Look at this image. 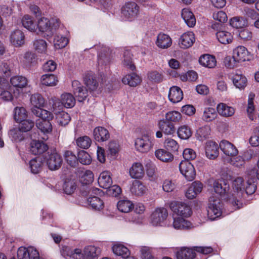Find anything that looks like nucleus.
Wrapping results in <instances>:
<instances>
[{
	"label": "nucleus",
	"instance_id": "obj_1",
	"mask_svg": "<svg viewBox=\"0 0 259 259\" xmlns=\"http://www.w3.org/2000/svg\"><path fill=\"white\" fill-rule=\"evenodd\" d=\"M246 186L241 177H237L233 181V189L234 193L232 194L233 198H230L229 200L234 206H236V209L240 208L242 206V203L238 199L243 197L244 192H246Z\"/></svg>",
	"mask_w": 259,
	"mask_h": 259
},
{
	"label": "nucleus",
	"instance_id": "obj_2",
	"mask_svg": "<svg viewBox=\"0 0 259 259\" xmlns=\"http://www.w3.org/2000/svg\"><path fill=\"white\" fill-rule=\"evenodd\" d=\"M60 22L56 18H52L51 20L41 17L37 22V27L40 31L46 32L48 36L52 35L55 31L60 26Z\"/></svg>",
	"mask_w": 259,
	"mask_h": 259
},
{
	"label": "nucleus",
	"instance_id": "obj_3",
	"mask_svg": "<svg viewBox=\"0 0 259 259\" xmlns=\"http://www.w3.org/2000/svg\"><path fill=\"white\" fill-rule=\"evenodd\" d=\"M221 204L220 198L210 196L209 198L207 214L211 220H214L222 214Z\"/></svg>",
	"mask_w": 259,
	"mask_h": 259
},
{
	"label": "nucleus",
	"instance_id": "obj_4",
	"mask_svg": "<svg viewBox=\"0 0 259 259\" xmlns=\"http://www.w3.org/2000/svg\"><path fill=\"white\" fill-rule=\"evenodd\" d=\"M169 207L175 214L183 218L189 217L192 213L190 206L185 202L173 201L170 203Z\"/></svg>",
	"mask_w": 259,
	"mask_h": 259
},
{
	"label": "nucleus",
	"instance_id": "obj_5",
	"mask_svg": "<svg viewBox=\"0 0 259 259\" xmlns=\"http://www.w3.org/2000/svg\"><path fill=\"white\" fill-rule=\"evenodd\" d=\"M47 154L48 155L46 157V160L50 169L54 170L59 169L63 162L61 155L56 149L50 150Z\"/></svg>",
	"mask_w": 259,
	"mask_h": 259
},
{
	"label": "nucleus",
	"instance_id": "obj_6",
	"mask_svg": "<svg viewBox=\"0 0 259 259\" xmlns=\"http://www.w3.org/2000/svg\"><path fill=\"white\" fill-rule=\"evenodd\" d=\"M139 7L134 2H127L121 8L122 16L127 20L132 21L138 16Z\"/></svg>",
	"mask_w": 259,
	"mask_h": 259
},
{
	"label": "nucleus",
	"instance_id": "obj_7",
	"mask_svg": "<svg viewBox=\"0 0 259 259\" xmlns=\"http://www.w3.org/2000/svg\"><path fill=\"white\" fill-rule=\"evenodd\" d=\"M155 140L148 136H144L138 138L135 141V147L137 150L142 153H146L153 147Z\"/></svg>",
	"mask_w": 259,
	"mask_h": 259
},
{
	"label": "nucleus",
	"instance_id": "obj_8",
	"mask_svg": "<svg viewBox=\"0 0 259 259\" xmlns=\"http://www.w3.org/2000/svg\"><path fill=\"white\" fill-rule=\"evenodd\" d=\"M181 173L189 181L193 180L196 176V171L193 165L188 161H182L179 164Z\"/></svg>",
	"mask_w": 259,
	"mask_h": 259
},
{
	"label": "nucleus",
	"instance_id": "obj_9",
	"mask_svg": "<svg viewBox=\"0 0 259 259\" xmlns=\"http://www.w3.org/2000/svg\"><path fill=\"white\" fill-rule=\"evenodd\" d=\"M168 216V212L164 208L156 209L151 215V223L155 226H161Z\"/></svg>",
	"mask_w": 259,
	"mask_h": 259
},
{
	"label": "nucleus",
	"instance_id": "obj_10",
	"mask_svg": "<svg viewBox=\"0 0 259 259\" xmlns=\"http://www.w3.org/2000/svg\"><path fill=\"white\" fill-rule=\"evenodd\" d=\"M18 259H42L39 256L37 250L32 247H20L17 251Z\"/></svg>",
	"mask_w": 259,
	"mask_h": 259
},
{
	"label": "nucleus",
	"instance_id": "obj_11",
	"mask_svg": "<svg viewBox=\"0 0 259 259\" xmlns=\"http://www.w3.org/2000/svg\"><path fill=\"white\" fill-rule=\"evenodd\" d=\"M248 175L250 180H248L246 183L247 185L246 188V194L250 195L253 194L256 190L255 181L259 180V169L253 168L248 171Z\"/></svg>",
	"mask_w": 259,
	"mask_h": 259
},
{
	"label": "nucleus",
	"instance_id": "obj_12",
	"mask_svg": "<svg viewBox=\"0 0 259 259\" xmlns=\"http://www.w3.org/2000/svg\"><path fill=\"white\" fill-rule=\"evenodd\" d=\"M219 146L213 141H208L204 146L205 154L206 157L209 159L214 160L219 155Z\"/></svg>",
	"mask_w": 259,
	"mask_h": 259
},
{
	"label": "nucleus",
	"instance_id": "obj_13",
	"mask_svg": "<svg viewBox=\"0 0 259 259\" xmlns=\"http://www.w3.org/2000/svg\"><path fill=\"white\" fill-rule=\"evenodd\" d=\"M100 248L94 245L85 246L83 251L80 250L78 259H97V257L100 253Z\"/></svg>",
	"mask_w": 259,
	"mask_h": 259
},
{
	"label": "nucleus",
	"instance_id": "obj_14",
	"mask_svg": "<svg viewBox=\"0 0 259 259\" xmlns=\"http://www.w3.org/2000/svg\"><path fill=\"white\" fill-rule=\"evenodd\" d=\"M219 147L224 154L229 157H233L238 153L235 146L228 141L225 140L221 141Z\"/></svg>",
	"mask_w": 259,
	"mask_h": 259
},
{
	"label": "nucleus",
	"instance_id": "obj_15",
	"mask_svg": "<svg viewBox=\"0 0 259 259\" xmlns=\"http://www.w3.org/2000/svg\"><path fill=\"white\" fill-rule=\"evenodd\" d=\"M248 55L249 52L245 47L239 46L233 50L232 58L236 62L245 61L248 60Z\"/></svg>",
	"mask_w": 259,
	"mask_h": 259
},
{
	"label": "nucleus",
	"instance_id": "obj_16",
	"mask_svg": "<svg viewBox=\"0 0 259 259\" xmlns=\"http://www.w3.org/2000/svg\"><path fill=\"white\" fill-rule=\"evenodd\" d=\"M10 82L13 87L18 88L14 91V96L17 97L20 93L19 89L26 87L27 85L28 81L27 78L24 76H14L11 77Z\"/></svg>",
	"mask_w": 259,
	"mask_h": 259
},
{
	"label": "nucleus",
	"instance_id": "obj_17",
	"mask_svg": "<svg viewBox=\"0 0 259 259\" xmlns=\"http://www.w3.org/2000/svg\"><path fill=\"white\" fill-rule=\"evenodd\" d=\"M73 92L79 102L83 101L88 96V91L77 80H74L72 83Z\"/></svg>",
	"mask_w": 259,
	"mask_h": 259
},
{
	"label": "nucleus",
	"instance_id": "obj_18",
	"mask_svg": "<svg viewBox=\"0 0 259 259\" xmlns=\"http://www.w3.org/2000/svg\"><path fill=\"white\" fill-rule=\"evenodd\" d=\"M195 41L194 34L192 32L188 31L183 33L179 39V45L182 49L191 47Z\"/></svg>",
	"mask_w": 259,
	"mask_h": 259
},
{
	"label": "nucleus",
	"instance_id": "obj_19",
	"mask_svg": "<svg viewBox=\"0 0 259 259\" xmlns=\"http://www.w3.org/2000/svg\"><path fill=\"white\" fill-rule=\"evenodd\" d=\"M202 184L198 181H195L188 187L186 192V196L188 199H193L202 191Z\"/></svg>",
	"mask_w": 259,
	"mask_h": 259
},
{
	"label": "nucleus",
	"instance_id": "obj_20",
	"mask_svg": "<svg viewBox=\"0 0 259 259\" xmlns=\"http://www.w3.org/2000/svg\"><path fill=\"white\" fill-rule=\"evenodd\" d=\"M214 192L217 195L214 196V197H217L219 198V196H224L228 192L229 186L224 181H215L213 184ZM214 197V196H213Z\"/></svg>",
	"mask_w": 259,
	"mask_h": 259
},
{
	"label": "nucleus",
	"instance_id": "obj_21",
	"mask_svg": "<svg viewBox=\"0 0 259 259\" xmlns=\"http://www.w3.org/2000/svg\"><path fill=\"white\" fill-rule=\"evenodd\" d=\"M10 41L16 47L22 46L25 42L24 33L19 29L14 30L11 34Z\"/></svg>",
	"mask_w": 259,
	"mask_h": 259
},
{
	"label": "nucleus",
	"instance_id": "obj_22",
	"mask_svg": "<svg viewBox=\"0 0 259 259\" xmlns=\"http://www.w3.org/2000/svg\"><path fill=\"white\" fill-rule=\"evenodd\" d=\"M177 259H193L195 255L194 248L181 247L176 253Z\"/></svg>",
	"mask_w": 259,
	"mask_h": 259
},
{
	"label": "nucleus",
	"instance_id": "obj_23",
	"mask_svg": "<svg viewBox=\"0 0 259 259\" xmlns=\"http://www.w3.org/2000/svg\"><path fill=\"white\" fill-rule=\"evenodd\" d=\"M130 176L134 179H141L145 174L144 167L140 162H135L129 170Z\"/></svg>",
	"mask_w": 259,
	"mask_h": 259
},
{
	"label": "nucleus",
	"instance_id": "obj_24",
	"mask_svg": "<svg viewBox=\"0 0 259 259\" xmlns=\"http://www.w3.org/2000/svg\"><path fill=\"white\" fill-rule=\"evenodd\" d=\"M147 187L140 181L135 180L133 181L131 188V193L135 196H141L146 193Z\"/></svg>",
	"mask_w": 259,
	"mask_h": 259
},
{
	"label": "nucleus",
	"instance_id": "obj_25",
	"mask_svg": "<svg viewBox=\"0 0 259 259\" xmlns=\"http://www.w3.org/2000/svg\"><path fill=\"white\" fill-rule=\"evenodd\" d=\"M183 98V93L180 88L173 86L169 89L168 99L173 103L180 102Z\"/></svg>",
	"mask_w": 259,
	"mask_h": 259
},
{
	"label": "nucleus",
	"instance_id": "obj_26",
	"mask_svg": "<svg viewBox=\"0 0 259 259\" xmlns=\"http://www.w3.org/2000/svg\"><path fill=\"white\" fill-rule=\"evenodd\" d=\"M31 111L34 115L39 118L37 120L51 121L54 118V115L51 111L42 108H32Z\"/></svg>",
	"mask_w": 259,
	"mask_h": 259
},
{
	"label": "nucleus",
	"instance_id": "obj_27",
	"mask_svg": "<svg viewBox=\"0 0 259 259\" xmlns=\"http://www.w3.org/2000/svg\"><path fill=\"white\" fill-rule=\"evenodd\" d=\"M48 149V145L43 142L33 140L30 143V151L34 155L41 154Z\"/></svg>",
	"mask_w": 259,
	"mask_h": 259
},
{
	"label": "nucleus",
	"instance_id": "obj_28",
	"mask_svg": "<svg viewBox=\"0 0 259 259\" xmlns=\"http://www.w3.org/2000/svg\"><path fill=\"white\" fill-rule=\"evenodd\" d=\"M93 134L95 139L98 142L107 141L110 137L108 130L101 126L96 127Z\"/></svg>",
	"mask_w": 259,
	"mask_h": 259
},
{
	"label": "nucleus",
	"instance_id": "obj_29",
	"mask_svg": "<svg viewBox=\"0 0 259 259\" xmlns=\"http://www.w3.org/2000/svg\"><path fill=\"white\" fill-rule=\"evenodd\" d=\"M218 113L222 116L228 117L233 116L235 113V109L228 106L224 103H219L217 107Z\"/></svg>",
	"mask_w": 259,
	"mask_h": 259
},
{
	"label": "nucleus",
	"instance_id": "obj_30",
	"mask_svg": "<svg viewBox=\"0 0 259 259\" xmlns=\"http://www.w3.org/2000/svg\"><path fill=\"white\" fill-rule=\"evenodd\" d=\"M80 252V249L76 248L73 249L70 247L64 246L61 249V253L65 258L69 259H78V256Z\"/></svg>",
	"mask_w": 259,
	"mask_h": 259
},
{
	"label": "nucleus",
	"instance_id": "obj_31",
	"mask_svg": "<svg viewBox=\"0 0 259 259\" xmlns=\"http://www.w3.org/2000/svg\"><path fill=\"white\" fill-rule=\"evenodd\" d=\"M232 79L234 85L239 89H244L247 84L246 78L239 71L233 74Z\"/></svg>",
	"mask_w": 259,
	"mask_h": 259
},
{
	"label": "nucleus",
	"instance_id": "obj_32",
	"mask_svg": "<svg viewBox=\"0 0 259 259\" xmlns=\"http://www.w3.org/2000/svg\"><path fill=\"white\" fill-rule=\"evenodd\" d=\"M171 39L167 34L159 33L157 36L156 44L158 47L161 49H167L171 45Z\"/></svg>",
	"mask_w": 259,
	"mask_h": 259
},
{
	"label": "nucleus",
	"instance_id": "obj_33",
	"mask_svg": "<svg viewBox=\"0 0 259 259\" xmlns=\"http://www.w3.org/2000/svg\"><path fill=\"white\" fill-rule=\"evenodd\" d=\"M113 252L116 255L124 257L130 255V251L120 242H115L112 247Z\"/></svg>",
	"mask_w": 259,
	"mask_h": 259
},
{
	"label": "nucleus",
	"instance_id": "obj_34",
	"mask_svg": "<svg viewBox=\"0 0 259 259\" xmlns=\"http://www.w3.org/2000/svg\"><path fill=\"white\" fill-rule=\"evenodd\" d=\"M98 182L99 186L103 188L110 187L112 183L110 172L108 171L102 172L98 178Z\"/></svg>",
	"mask_w": 259,
	"mask_h": 259
},
{
	"label": "nucleus",
	"instance_id": "obj_35",
	"mask_svg": "<svg viewBox=\"0 0 259 259\" xmlns=\"http://www.w3.org/2000/svg\"><path fill=\"white\" fill-rule=\"evenodd\" d=\"M122 82L130 87H136L141 82V77L136 73H132L125 75L122 79Z\"/></svg>",
	"mask_w": 259,
	"mask_h": 259
},
{
	"label": "nucleus",
	"instance_id": "obj_36",
	"mask_svg": "<svg viewBox=\"0 0 259 259\" xmlns=\"http://www.w3.org/2000/svg\"><path fill=\"white\" fill-rule=\"evenodd\" d=\"M199 62L201 65L209 68H214L217 64L215 57L208 54L201 56L199 59Z\"/></svg>",
	"mask_w": 259,
	"mask_h": 259
},
{
	"label": "nucleus",
	"instance_id": "obj_37",
	"mask_svg": "<svg viewBox=\"0 0 259 259\" xmlns=\"http://www.w3.org/2000/svg\"><path fill=\"white\" fill-rule=\"evenodd\" d=\"M155 155L158 159L164 162H170L174 159V156L170 152L163 149L156 150Z\"/></svg>",
	"mask_w": 259,
	"mask_h": 259
},
{
	"label": "nucleus",
	"instance_id": "obj_38",
	"mask_svg": "<svg viewBox=\"0 0 259 259\" xmlns=\"http://www.w3.org/2000/svg\"><path fill=\"white\" fill-rule=\"evenodd\" d=\"M181 15L185 23L189 27H193L195 25L196 19L195 16L189 9H183Z\"/></svg>",
	"mask_w": 259,
	"mask_h": 259
},
{
	"label": "nucleus",
	"instance_id": "obj_39",
	"mask_svg": "<svg viewBox=\"0 0 259 259\" xmlns=\"http://www.w3.org/2000/svg\"><path fill=\"white\" fill-rule=\"evenodd\" d=\"M158 126L160 131L165 135H170L175 133L174 125L164 119L159 121Z\"/></svg>",
	"mask_w": 259,
	"mask_h": 259
},
{
	"label": "nucleus",
	"instance_id": "obj_40",
	"mask_svg": "<svg viewBox=\"0 0 259 259\" xmlns=\"http://www.w3.org/2000/svg\"><path fill=\"white\" fill-rule=\"evenodd\" d=\"M216 37L220 43L224 45L231 43L233 38L230 32L225 30L218 31L216 33Z\"/></svg>",
	"mask_w": 259,
	"mask_h": 259
},
{
	"label": "nucleus",
	"instance_id": "obj_41",
	"mask_svg": "<svg viewBox=\"0 0 259 259\" xmlns=\"http://www.w3.org/2000/svg\"><path fill=\"white\" fill-rule=\"evenodd\" d=\"M173 227L176 229H188L191 227V223L185 220L183 217H178L174 219Z\"/></svg>",
	"mask_w": 259,
	"mask_h": 259
},
{
	"label": "nucleus",
	"instance_id": "obj_42",
	"mask_svg": "<svg viewBox=\"0 0 259 259\" xmlns=\"http://www.w3.org/2000/svg\"><path fill=\"white\" fill-rule=\"evenodd\" d=\"M64 106L66 108H71L75 104V99L74 96L70 93H64L60 97Z\"/></svg>",
	"mask_w": 259,
	"mask_h": 259
},
{
	"label": "nucleus",
	"instance_id": "obj_43",
	"mask_svg": "<svg viewBox=\"0 0 259 259\" xmlns=\"http://www.w3.org/2000/svg\"><path fill=\"white\" fill-rule=\"evenodd\" d=\"M36 126L45 134L51 133L52 131V125L51 121L36 120Z\"/></svg>",
	"mask_w": 259,
	"mask_h": 259
},
{
	"label": "nucleus",
	"instance_id": "obj_44",
	"mask_svg": "<svg viewBox=\"0 0 259 259\" xmlns=\"http://www.w3.org/2000/svg\"><path fill=\"white\" fill-rule=\"evenodd\" d=\"M76 182L75 179H66L63 185V190L66 194H71L74 192L77 186Z\"/></svg>",
	"mask_w": 259,
	"mask_h": 259
},
{
	"label": "nucleus",
	"instance_id": "obj_45",
	"mask_svg": "<svg viewBox=\"0 0 259 259\" xmlns=\"http://www.w3.org/2000/svg\"><path fill=\"white\" fill-rule=\"evenodd\" d=\"M217 117V112L213 107H206L204 109L202 116V119L206 122H210Z\"/></svg>",
	"mask_w": 259,
	"mask_h": 259
},
{
	"label": "nucleus",
	"instance_id": "obj_46",
	"mask_svg": "<svg viewBox=\"0 0 259 259\" xmlns=\"http://www.w3.org/2000/svg\"><path fill=\"white\" fill-rule=\"evenodd\" d=\"M30 103L33 106L32 108H41L44 107L45 103V100L41 95L36 93L32 95L30 97Z\"/></svg>",
	"mask_w": 259,
	"mask_h": 259
},
{
	"label": "nucleus",
	"instance_id": "obj_47",
	"mask_svg": "<svg viewBox=\"0 0 259 259\" xmlns=\"http://www.w3.org/2000/svg\"><path fill=\"white\" fill-rule=\"evenodd\" d=\"M13 68V63L11 61H4L0 65V73L2 75L9 77L12 74Z\"/></svg>",
	"mask_w": 259,
	"mask_h": 259
},
{
	"label": "nucleus",
	"instance_id": "obj_48",
	"mask_svg": "<svg viewBox=\"0 0 259 259\" xmlns=\"http://www.w3.org/2000/svg\"><path fill=\"white\" fill-rule=\"evenodd\" d=\"M23 26L30 31L34 32L36 30V24L33 18L29 15H26L22 19Z\"/></svg>",
	"mask_w": 259,
	"mask_h": 259
},
{
	"label": "nucleus",
	"instance_id": "obj_49",
	"mask_svg": "<svg viewBox=\"0 0 259 259\" xmlns=\"http://www.w3.org/2000/svg\"><path fill=\"white\" fill-rule=\"evenodd\" d=\"M58 79L53 74H46L41 76L40 82L46 86H55L57 84Z\"/></svg>",
	"mask_w": 259,
	"mask_h": 259
},
{
	"label": "nucleus",
	"instance_id": "obj_50",
	"mask_svg": "<svg viewBox=\"0 0 259 259\" xmlns=\"http://www.w3.org/2000/svg\"><path fill=\"white\" fill-rule=\"evenodd\" d=\"M21 63L25 68H30L35 63V55L29 52H26L21 60Z\"/></svg>",
	"mask_w": 259,
	"mask_h": 259
},
{
	"label": "nucleus",
	"instance_id": "obj_51",
	"mask_svg": "<svg viewBox=\"0 0 259 259\" xmlns=\"http://www.w3.org/2000/svg\"><path fill=\"white\" fill-rule=\"evenodd\" d=\"M177 134L180 139L187 140L191 137L192 132L189 126L186 125H183L178 128Z\"/></svg>",
	"mask_w": 259,
	"mask_h": 259
},
{
	"label": "nucleus",
	"instance_id": "obj_52",
	"mask_svg": "<svg viewBox=\"0 0 259 259\" xmlns=\"http://www.w3.org/2000/svg\"><path fill=\"white\" fill-rule=\"evenodd\" d=\"M49 104L51 105V109L56 114L59 113V112H60L59 111L62 110L63 107H64L62 101L55 97H52L49 100Z\"/></svg>",
	"mask_w": 259,
	"mask_h": 259
},
{
	"label": "nucleus",
	"instance_id": "obj_53",
	"mask_svg": "<svg viewBox=\"0 0 259 259\" xmlns=\"http://www.w3.org/2000/svg\"><path fill=\"white\" fill-rule=\"evenodd\" d=\"M23 132L18 127V128H13L9 132V135L12 140L19 142L24 139V135Z\"/></svg>",
	"mask_w": 259,
	"mask_h": 259
},
{
	"label": "nucleus",
	"instance_id": "obj_54",
	"mask_svg": "<svg viewBox=\"0 0 259 259\" xmlns=\"http://www.w3.org/2000/svg\"><path fill=\"white\" fill-rule=\"evenodd\" d=\"M70 115L64 111L59 112L56 114V119L58 124L61 126H65L70 120Z\"/></svg>",
	"mask_w": 259,
	"mask_h": 259
},
{
	"label": "nucleus",
	"instance_id": "obj_55",
	"mask_svg": "<svg viewBox=\"0 0 259 259\" xmlns=\"http://www.w3.org/2000/svg\"><path fill=\"white\" fill-rule=\"evenodd\" d=\"M14 112V118L17 122H20L27 119V112L24 107H17L15 108Z\"/></svg>",
	"mask_w": 259,
	"mask_h": 259
},
{
	"label": "nucleus",
	"instance_id": "obj_56",
	"mask_svg": "<svg viewBox=\"0 0 259 259\" xmlns=\"http://www.w3.org/2000/svg\"><path fill=\"white\" fill-rule=\"evenodd\" d=\"M123 65L132 70L135 69L136 67L133 63L132 55L130 51H125L123 53V59L122 60Z\"/></svg>",
	"mask_w": 259,
	"mask_h": 259
},
{
	"label": "nucleus",
	"instance_id": "obj_57",
	"mask_svg": "<svg viewBox=\"0 0 259 259\" xmlns=\"http://www.w3.org/2000/svg\"><path fill=\"white\" fill-rule=\"evenodd\" d=\"M117 207L120 211L127 213L133 208V205L129 200H121L118 201Z\"/></svg>",
	"mask_w": 259,
	"mask_h": 259
},
{
	"label": "nucleus",
	"instance_id": "obj_58",
	"mask_svg": "<svg viewBox=\"0 0 259 259\" xmlns=\"http://www.w3.org/2000/svg\"><path fill=\"white\" fill-rule=\"evenodd\" d=\"M111 52V50L108 47L105 46L102 47L99 54V64H103L108 61Z\"/></svg>",
	"mask_w": 259,
	"mask_h": 259
},
{
	"label": "nucleus",
	"instance_id": "obj_59",
	"mask_svg": "<svg viewBox=\"0 0 259 259\" xmlns=\"http://www.w3.org/2000/svg\"><path fill=\"white\" fill-rule=\"evenodd\" d=\"M88 202L90 206L94 209L100 210L104 207L103 201L97 197H91L88 199Z\"/></svg>",
	"mask_w": 259,
	"mask_h": 259
},
{
	"label": "nucleus",
	"instance_id": "obj_60",
	"mask_svg": "<svg viewBox=\"0 0 259 259\" xmlns=\"http://www.w3.org/2000/svg\"><path fill=\"white\" fill-rule=\"evenodd\" d=\"M77 146L82 149H88L92 143V140L88 136L80 137L76 140Z\"/></svg>",
	"mask_w": 259,
	"mask_h": 259
},
{
	"label": "nucleus",
	"instance_id": "obj_61",
	"mask_svg": "<svg viewBox=\"0 0 259 259\" xmlns=\"http://www.w3.org/2000/svg\"><path fill=\"white\" fill-rule=\"evenodd\" d=\"M230 25L236 28H241L247 25V21L242 17H235L230 20Z\"/></svg>",
	"mask_w": 259,
	"mask_h": 259
},
{
	"label": "nucleus",
	"instance_id": "obj_62",
	"mask_svg": "<svg viewBox=\"0 0 259 259\" xmlns=\"http://www.w3.org/2000/svg\"><path fill=\"white\" fill-rule=\"evenodd\" d=\"M68 39L62 35L55 36L54 40V47L56 49L64 48L68 44Z\"/></svg>",
	"mask_w": 259,
	"mask_h": 259
},
{
	"label": "nucleus",
	"instance_id": "obj_63",
	"mask_svg": "<svg viewBox=\"0 0 259 259\" xmlns=\"http://www.w3.org/2000/svg\"><path fill=\"white\" fill-rule=\"evenodd\" d=\"M64 158L67 163L72 167L76 166L78 159L71 151H66L64 154Z\"/></svg>",
	"mask_w": 259,
	"mask_h": 259
},
{
	"label": "nucleus",
	"instance_id": "obj_64",
	"mask_svg": "<svg viewBox=\"0 0 259 259\" xmlns=\"http://www.w3.org/2000/svg\"><path fill=\"white\" fill-rule=\"evenodd\" d=\"M210 133V128L208 126H204L199 128L196 132L197 139L202 141L207 138Z\"/></svg>",
	"mask_w": 259,
	"mask_h": 259
}]
</instances>
